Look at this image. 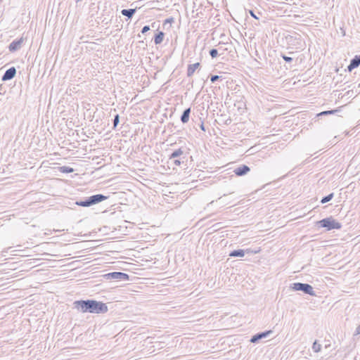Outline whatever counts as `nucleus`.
Returning <instances> with one entry per match:
<instances>
[{"instance_id": "obj_1", "label": "nucleus", "mask_w": 360, "mask_h": 360, "mask_svg": "<svg viewBox=\"0 0 360 360\" xmlns=\"http://www.w3.org/2000/svg\"><path fill=\"white\" fill-rule=\"evenodd\" d=\"M73 305L75 309L82 313L104 314L108 310L106 304L95 300H77Z\"/></svg>"}, {"instance_id": "obj_2", "label": "nucleus", "mask_w": 360, "mask_h": 360, "mask_svg": "<svg viewBox=\"0 0 360 360\" xmlns=\"http://www.w3.org/2000/svg\"><path fill=\"white\" fill-rule=\"evenodd\" d=\"M317 224L322 228H326L328 231L333 229H340L342 224L334 219L332 217L324 218L319 221Z\"/></svg>"}, {"instance_id": "obj_3", "label": "nucleus", "mask_w": 360, "mask_h": 360, "mask_svg": "<svg viewBox=\"0 0 360 360\" xmlns=\"http://www.w3.org/2000/svg\"><path fill=\"white\" fill-rule=\"evenodd\" d=\"M290 288L294 291H302L307 295L316 296L313 287L308 283H294L291 285Z\"/></svg>"}, {"instance_id": "obj_4", "label": "nucleus", "mask_w": 360, "mask_h": 360, "mask_svg": "<svg viewBox=\"0 0 360 360\" xmlns=\"http://www.w3.org/2000/svg\"><path fill=\"white\" fill-rule=\"evenodd\" d=\"M106 279L109 280H122L127 281L129 278V276L127 274L123 272L114 271L106 274L104 275Z\"/></svg>"}, {"instance_id": "obj_5", "label": "nucleus", "mask_w": 360, "mask_h": 360, "mask_svg": "<svg viewBox=\"0 0 360 360\" xmlns=\"http://www.w3.org/2000/svg\"><path fill=\"white\" fill-rule=\"evenodd\" d=\"M24 42L23 37H20L18 39L13 40L8 46V50L11 52H15L18 50H19L22 43Z\"/></svg>"}, {"instance_id": "obj_6", "label": "nucleus", "mask_w": 360, "mask_h": 360, "mask_svg": "<svg viewBox=\"0 0 360 360\" xmlns=\"http://www.w3.org/2000/svg\"><path fill=\"white\" fill-rule=\"evenodd\" d=\"M108 198V196H105L103 194H96L89 197V200L90 201L91 206L93 205H96L99 203Z\"/></svg>"}, {"instance_id": "obj_7", "label": "nucleus", "mask_w": 360, "mask_h": 360, "mask_svg": "<svg viewBox=\"0 0 360 360\" xmlns=\"http://www.w3.org/2000/svg\"><path fill=\"white\" fill-rule=\"evenodd\" d=\"M272 333V330H266V331H264V332H262V333H258L257 334H255V335H253L251 339H250V342L252 343H256L259 340L262 339V338H265L266 337L269 336V334H271Z\"/></svg>"}, {"instance_id": "obj_8", "label": "nucleus", "mask_w": 360, "mask_h": 360, "mask_svg": "<svg viewBox=\"0 0 360 360\" xmlns=\"http://www.w3.org/2000/svg\"><path fill=\"white\" fill-rule=\"evenodd\" d=\"M245 252L252 253L253 251H252L250 249H247L245 250L242 249H238L231 251L229 255L231 257H243L245 256Z\"/></svg>"}, {"instance_id": "obj_9", "label": "nucleus", "mask_w": 360, "mask_h": 360, "mask_svg": "<svg viewBox=\"0 0 360 360\" xmlns=\"http://www.w3.org/2000/svg\"><path fill=\"white\" fill-rule=\"evenodd\" d=\"M16 75V69L14 67H11L6 70L2 76V81H8L13 79Z\"/></svg>"}, {"instance_id": "obj_10", "label": "nucleus", "mask_w": 360, "mask_h": 360, "mask_svg": "<svg viewBox=\"0 0 360 360\" xmlns=\"http://www.w3.org/2000/svg\"><path fill=\"white\" fill-rule=\"evenodd\" d=\"M250 171V168L248 166H247L245 165H242L239 166L238 167L234 169L233 172L235 173V174L236 176H241L245 175Z\"/></svg>"}, {"instance_id": "obj_11", "label": "nucleus", "mask_w": 360, "mask_h": 360, "mask_svg": "<svg viewBox=\"0 0 360 360\" xmlns=\"http://www.w3.org/2000/svg\"><path fill=\"white\" fill-rule=\"evenodd\" d=\"M360 65V55L359 56H355L354 58H353L350 60V63L348 65L349 70H352L357 67H359Z\"/></svg>"}, {"instance_id": "obj_12", "label": "nucleus", "mask_w": 360, "mask_h": 360, "mask_svg": "<svg viewBox=\"0 0 360 360\" xmlns=\"http://www.w3.org/2000/svg\"><path fill=\"white\" fill-rule=\"evenodd\" d=\"M200 66V63H195L194 64L188 65L187 68V76L191 77L195 71Z\"/></svg>"}, {"instance_id": "obj_13", "label": "nucleus", "mask_w": 360, "mask_h": 360, "mask_svg": "<svg viewBox=\"0 0 360 360\" xmlns=\"http://www.w3.org/2000/svg\"><path fill=\"white\" fill-rule=\"evenodd\" d=\"M191 114V108H188L185 109L181 116V121L183 124H186L189 120V117Z\"/></svg>"}, {"instance_id": "obj_14", "label": "nucleus", "mask_w": 360, "mask_h": 360, "mask_svg": "<svg viewBox=\"0 0 360 360\" xmlns=\"http://www.w3.org/2000/svg\"><path fill=\"white\" fill-rule=\"evenodd\" d=\"M136 11V8L122 9L121 11V13L124 16L127 17L128 19H131L135 14Z\"/></svg>"}, {"instance_id": "obj_15", "label": "nucleus", "mask_w": 360, "mask_h": 360, "mask_svg": "<svg viewBox=\"0 0 360 360\" xmlns=\"http://www.w3.org/2000/svg\"><path fill=\"white\" fill-rule=\"evenodd\" d=\"M165 33L162 31H159L154 36V43L155 45L160 44L164 39Z\"/></svg>"}, {"instance_id": "obj_16", "label": "nucleus", "mask_w": 360, "mask_h": 360, "mask_svg": "<svg viewBox=\"0 0 360 360\" xmlns=\"http://www.w3.org/2000/svg\"><path fill=\"white\" fill-rule=\"evenodd\" d=\"M184 153V151L181 148H179L177 150H175L169 155V160L178 158V157L182 155Z\"/></svg>"}, {"instance_id": "obj_17", "label": "nucleus", "mask_w": 360, "mask_h": 360, "mask_svg": "<svg viewBox=\"0 0 360 360\" xmlns=\"http://www.w3.org/2000/svg\"><path fill=\"white\" fill-rule=\"evenodd\" d=\"M75 204L79 205V206H81V207H90L91 206L89 198H87L84 200L77 201L75 202Z\"/></svg>"}, {"instance_id": "obj_18", "label": "nucleus", "mask_w": 360, "mask_h": 360, "mask_svg": "<svg viewBox=\"0 0 360 360\" xmlns=\"http://www.w3.org/2000/svg\"><path fill=\"white\" fill-rule=\"evenodd\" d=\"M59 171L62 173H72L74 172V169L68 166H63L59 167Z\"/></svg>"}, {"instance_id": "obj_19", "label": "nucleus", "mask_w": 360, "mask_h": 360, "mask_svg": "<svg viewBox=\"0 0 360 360\" xmlns=\"http://www.w3.org/2000/svg\"><path fill=\"white\" fill-rule=\"evenodd\" d=\"M333 196H334V193H331L328 194V195L322 198V199L321 200V202L322 204L326 203V202H329L330 200H331L333 199Z\"/></svg>"}, {"instance_id": "obj_20", "label": "nucleus", "mask_w": 360, "mask_h": 360, "mask_svg": "<svg viewBox=\"0 0 360 360\" xmlns=\"http://www.w3.org/2000/svg\"><path fill=\"white\" fill-rule=\"evenodd\" d=\"M312 349L314 352H319L321 349V345L315 340L312 345Z\"/></svg>"}, {"instance_id": "obj_21", "label": "nucleus", "mask_w": 360, "mask_h": 360, "mask_svg": "<svg viewBox=\"0 0 360 360\" xmlns=\"http://www.w3.org/2000/svg\"><path fill=\"white\" fill-rule=\"evenodd\" d=\"M338 111V110H326V111H323V112H320L319 114H318V116L332 115V114L335 113Z\"/></svg>"}, {"instance_id": "obj_22", "label": "nucleus", "mask_w": 360, "mask_h": 360, "mask_svg": "<svg viewBox=\"0 0 360 360\" xmlns=\"http://www.w3.org/2000/svg\"><path fill=\"white\" fill-rule=\"evenodd\" d=\"M209 53L212 58H214L218 56V49H212Z\"/></svg>"}, {"instance_id": "obj_23", "label": "nucleus", "mask_w": 360, "mask_h": 360, "mask_svg": "<svg viewBox=\"0 0 360 360\" xmlns=\"http://www.w3.org/2000/svg\"><path fill=\"white\" fill-rule=\"evenodd\" d=\"M120 122V116L118 114L115 115L113 119V128H115Z\"/></svg>"}, {"instance_id": "obj_24", "label": "nucleus", "mask_w": 360, "mask_h": 360, "mask_svg": "<svg viewBox=\"0 0 360 360\" xmlns=\"http://www.w3.org/2000/svg\"><path fill=\"white\" fill-rule=\"evenodd\" d=\"M281 56L286 63H290L293 60L292 57L287 56L285 54L281 53Z\"/></svg>"}, {"instance_id": "obj_25", "label": "nucleus", "mask_w": 360, "mask_h": 360, "mask_svg": "<svg viewBox=\"0 0 360 360\" xmlns=\"http://www.w3.org/2000/svg\"><path fill=\"white\" fill-rule=\"evenodd\" d=\"M219 78H220V77L219 75H212L211 77H210V81L212 82V83H214Z\"/></svg>"}, {"instance_id": "obj_26", "label": "nucleus", "mask_w": 360, "mask_h": 360, "mask_svg": "<svg viewBox=\"0 0 360 360\" xmlns=\"http://www.w3.org/2000/svg\"><path fill=\"white\" fill-rule=\"evenodd\" d=\"M149 30H150V26L149 25H145V26L143 27V28L141 30V33L142 34H145V33H146Z\"/></svg>"}, {"instance_id": "obj_27", "label": "nucleus", "mask_w": 360, "mask_h": 360, "mask_svg": "<svg viewBox=\"0 0 360 360\" xmlns=\"http://www.w3.org/2000/svg\"><path fill=\"white\" fill-rule=\"evenodd\" d=\"M249 13H250V15H251L252 18H255V19H259V17H258V16H257V15H255V13H254V11H253L250 10V11H249Z\"/></svg>"}, {"instance_id": "obj_28", "label": "nucleus", "mask_w": 360, "mask_h": 360, "mask_svg": "<svg viewBox=\"0 0 360 360\" xmlns=\"http://www.w3.org/2000/svg\"><path fill=\"white\" fill-rule=\"evenodd\" d=\"M360 335V325L358 326L355 330L354 335Z\"/></svg>"}, {"instance_id": "obj_29", "label": "nucleus", "mask_w": 360, "mask_h": 360, "mask_svg": "<svg viewBox=\"0 0 360 360\" xmlns=\"http://www.w3.org/2000/svg\"><path fill=\"white\" fill-rule=\"evenodd\" d=\"M174 163L175 165L176 166H179L181 165V161L179 160H174Z\"/></svg>"}, {"instance_id": "obj_30", "label": "nucleus", "mask_w": 360, "mask_h": 360, "mask_svg": "<svg viewBox=\"0 0 360 360\" xmlns=\"http://www.w3.org/2000/svg\"><path fill=\"white\" fill-rule=\"evenodd\" d=\"M200 129L203 131H205V126H204V124L203 122L201 123L200 126Z\"/></svg>"}, {"instance_id": "obj_31", "label": "nucleus", "mask_w": 360, "mask_h": 360, "mask_svg": "<svg viewBox=\"0 0 360 360\" xmlns=\"http://www.w3.org/2000/svg\"><path fill=\"white\" fill-rule=\"evenodd\" d=\"M330 347V344H327V345H325V348H326V349H328V348H329Z\"/></svg>"}, {"instance_id": "obj_32", "label": "nucleus", "mask_w": 360, "mask_h": 360, "mask_svg": "<svg viewBox=\"0 0 360 360\" xmlns=\"http://www.w3.org/2000/svg\"><path fill=\"white\" fill-rule=\"evenodd\" d=\"M221 198H222V197L219 198L218 200H217V202L219 201L221 203H224V202H221Z\"/></svg>"}, {"instance_id": "obj_33", "label": "nucleus", "mask_w": 360, "mask_h": 360, "mask_svg": "<svg viewBox=\"0 0 360 360\" xmlns=\"http://www.w3.org/2000/svg\"><path fill=\"white\" fill-rule=\"evenodd\" d=\"M82 1V0H75V2L77 4V3H79V2Z\"/></svg>"}]
</instances>
